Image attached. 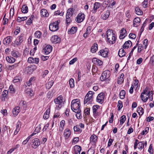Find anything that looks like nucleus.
Here are the masks:
<instances>
[{"label": "nucleus", "instance_id": "1", "mask_svg": "<svg viewBox=\"0 0 154 154\" xmlns=\"http://www.w3.org/2000/svg\"><path fill=\"white\" fill-rule=\"evenodd\" d=\"M107 41L111 44H113L116 42V37L113 32L112 30H108L106 32Z\"/></svg>", "mask_w": 154, "mask_h": 154}, {"label": "nucleus", "instance_id": "2", "mask_svg": "<svg viewBox=\"0 0 154 154\" xmlns=\"http://www.w3.org/2000/svg\"><path fill=\"white\" fill-rule=\"evenodd\" d=\"M80 102L78 99H74L71 102V106L72 110L74 112H78L81 110Z\"/></svg>", "mask_w": 154, "mask_h": 154}, {"label": "nucleus", "instance_id": "3", "mask_svg": "<svg viewBox=\"0 0 154 154\" xmlns=\"http://www.w3.org/2000/svg\"><path fill=\"white\" fill-rule=\"evenodd\" d=\"M54 102L56 104V109L59 110L62 106L63 102V97L61 95H60L57 98L54 99Z\"/></svg>", "mask_w": 154, "mask_h": 154}, {"label": "nucleus", "instance_id": "4", "mask_svg": "<svg viewBox=\"0 0 154 154\" xmlns=\"http://www.w3.org/2000/svg\"><path fill=\"white\" fill-rule=\"evenodd\" d=\"M93 92L92 91H89L85 96L84 100V104L88 103V104L91 102L93 100Z\"/></svg>", "mask_w": 154, "mask_h": 154}, {"label": "nucleus", "instance_id": "5", "mask_svg": "<svg viewBox=\"0 0 154 154\" xmlns=\"http://www.w3.org/2000/svg\"><path fill=\"white\" fill-rule=\"evenodd\" d=\"M150 95L151 92L150 91H149L147 92L146 90H144L141 93L140 95L141 99L143 101L146 102Z\"/></svg>", "mask_w": 154, "mask_h": 154}, {"label": "nucleus", "instance_id": "6", "mask_svg": "<svg viewBox=\"0 0 154 154\" xmlns=\"http://www.w3.org/2000/svg\"><path fill=\"white\" fill-rule=\"evenodd\" d=\"M60 22V20H58L53 23L50 24L49 26L50 30L53 32L57 31L58 29V25Z\"/></svg>", "mask_w": 154, "mask_h": 154}, {"label": "nucleus", "instance_id": "7", "mask_svg": "<svg viewBox=\"0 0 154 154\" xmlns=\"http://www.w3.org/2000/svg\"><path fill=\"white\" fill-rule=\"evenodd\" d=\"M110 76V72L108 70L105 71L103 73L100 77L101 81H103L106 79L109 80V77Z\"/></svg>", "mask_w": 154, "mask_h": 154}, {"label": "nucleus", "instance_id": "8", "mask_svg": "<svg viewBox=\"0 0 154 154\" xmlns=\"http://www.w3.org/2000/svg\"><path fill=\"white\" fill-rule=\"evenodd\" d=\"M104 97V94L102 92L100 93L97 97V101L101 103H102L103 102Z\"/></svg>", "mask_w": 154, "mask_h": 154}, {"label": "nucleus", "instance_id": "9", "mask_svg": "<svg viewBox=\"0 0 154 154\" xmlns=\"http://www.w3.org/2000/svg\"><path fill=\"white\" fill-rule=\"evenodd\" d=\"M85 17V14L82 13L78 14L76 17V21L78 23H81L83 21Z\"/></svg>", "mask_w": 154, "mask_h": 154}, {"label": "nucleus", "instance_id": "10", "mask_svg": "<svg viewBox=\"0 0 154 154\" xmlns=\"http://www.w3.org/2000/svg\"><path fill=\"white\" fill-rule=\"evenodd\" d=\"M99 55L103 57H105L108 56V50L106 48L104 49L100 50L99 52Z\"/></svg>", "mask_w": 154, "mask_h": 154}, {"label": "nucleus", "instance_id": "11", "mask_svg": "<svg viewBox=\"0 0 154 154\" xmlns=\"http://www.w3.org/2000/svg\"><path fill=\"white\" fill-rule=\"evenodd\" d=\"M51 40L53 43H58L60 42L61 39L60 38L58 37L57 35H54L52 36L51 39Z\"/></svg>", "mask_w": 154, "mask_h": 154}, {"label": "nucleus", "instance_id": "12", "mask_svg": "<svg viewBox=\"0 0 154 154\" xmlns=\"http://www.w3.org/2000/svg\"><path fill=\"white\" fill-rule=\"evenodd\" d=\"M32 142L33 145H34V146L33 147L35 149L37 148L40 144V141L37 138L33 139Z\"/></svg>", "mask_w": 154, "mask_h": 154}, {"label": "nucleus", "instance_id": "13", "mask_svg": "<svg viewBox=\"0 0 154 154\" xmlns=\"http://www.w3.org/2000/svg\"><path fill=\"white\" fill-rule=\"evenodd\" d=\"M82 150L81 147L79 145H76L74 147V154H80Z\"/></svg>", "mask_w": 154, "mask_h": 154}, {"label": "nucleus", "instance_id": "14", "mask_svg": "<svg viewBox=\"0 0 154 154\" xmlns=\"http://www.w3.org/2000/svg\"><path fill=\"white\" fill-rule=\"evenodd\" d=\"M71 134V131L69 129H65L64 131V135L65 139H67L69 137Z\"/></svg>", "mask_w": 154, "mask_h": 154}, {"label": "nucleus", "instance_id": "15", "mask_svg": "<svg viewBox=\"0 0 154 154\" xmlns=\"http://www.w3.org/2000/svg\"><path fill=\"white\" fill-rule=\"evenodd\" d=\"M52 47L50 45H47L44 48L45 52L46 55L49 54L52 50Z\"/></svg>", "mask_w": 154, "mask_h": 154}, {"label": "nucleus", "instance_id": "16", "mask_svg": "<svg viewBox=\"0 0 154 154\" xmlns=\"http://www.w3.org/2000/svg\"><path fill=\"white\" fill-rule=\"evenodd\" d=\"M11 54L13 57L15 58L20 57L21 56L20 54L17 51L14 50L11 51Z\"/></svg>", "mask_w": 154, "mask_h": 154}, {"label": "nucleus", "instance_id": "17", "mask_svg": "<svg viewBox=\"0 0 154 154\" xmlns=\"http://www.w3.org/2000/svg\"><path fill=\"white\" fill-rule=\"evenodd\" d=\"M11 36H7L5 38L3 42V44L5 45H8L11 41Z\"/></svg>", "mask_w": 154, "mask_h": 154}, {"label": "nucleus", "instance_id": "18", "mask_svg": "<svg viewBox=\"0 0 154 154\" xmlns=\"http://www.w3.org/2000/svg\"><path fill=\"white\" fill-rule=\"evenodd\" d=\"M140 19L139 17H137L134 19L133 20V25L134 27L138 26L140 24Z\"/></svg>", "mask_w": 154, "mask_h": 154}, {"label": "nucleus", "instance_id": "19", "mask_svg": "<svg viewBox=\"0 0 154 154\" xmlns=\"http://www.w3.org/2000/svg\"><path fill=\"white\" fill-rule=\"evenodd\" d=\"M120 32L119 38L120 39H123L126 35V31L125 29L123 28L121 30Z\"/></svg>", "mask_w": 154, "mask_h": 154}, {"label": "nucleus", "instance_id": "20", "mask_svg": "<svg viewBox=\"0 0 154 154\" xmlns=\"http://www.w3.org/2000/svg\"><path fill=\"white\" fill-rule=\"evenodd\" d=\"M21 127V123L20 122L18 121L16 124V129L14 131V134H17L19 131Z\"/></svg>", "mask_w": 154, "mask_h": 154}, {"label": "nucleus", "instance_id": "21", "mask_svg": "<svg viewBox=\"0 0 154 154\" xmlns=\"http://www.w3.org/2000/svg\"><path fill=\"white\" fill-rule=\"evenodd\" d=\"M92 62L94 64L100 66L103 64V62L99 59L96 58H93L92 60Z\"/></svg>", "mask_w": 154, "mask_h": 154}, {"label": "nucleus", "instance_id": "22", "mask_svg": "<svg viewBox=\"0 0 154 154\" xmlns=\"http://www.w3.org/2000/svg\"><path fill=\"white\" fill-rule=\"evenodd\" d=\"M20 63V62L18 63H16L14 64L9 66L8 67V69L10 70H12L13 69H16L19 68V64Z\"/></svg>", "mask_w": 154, "mask_h": 154}, {"label": "nucleus", "instance_id": "23", "mask_svg": "<svg viewBox=\"0 0 154 154\" xmlns=\"http://www.w3.org/2000/svg\"><path fill=\"white\" fill-rule=\"evenodd\" d=\"M109 11L107 10L102 14L101 18L103 20H106L109 17Z\"/></svg>", "mask_w": 154, "mask_h": 154}, {"label": "nucleus", "instance_id": "24", "mask_svg": "<svg viewBox=\"0 0 154 154\" xmlns=\"http://www.w3.org/2000/svg\"><path fill=\"white\" fill-rule=\"evenodd\" d=\"M101 4L99 2H95L94 4V6L93 8V10L92 11L93 13H95L96 12L97 9H98L100 6H101Z\"/></svg>", "mask_w": 154, "mask_h": 154}, {"label": "nucleus", "instance_id": "25", "mask_svg": "<svg viewBox=\"0 0 154 154\" xmlns=\"http://www.w3.org/2000/svg\"><path fill=\"white\" fill-rule=\"evenodd\" d=\"M12 111L14 115L16 116L20 111V108L19 106H17L13 109Z\"/></svg>", "mask_w": 154, "mask_h": 154}, {"label": "nucleus", "instance_id": "26", "mask_svg": "<svg viewBox=\"0 0 154 154\" xmlns=\"http://www.w3.org/2000/svg\"><path fill=\"white\" fill-rule=\"evenodd\" d=\"M40 14L41 15L44 17H47L49 16V13L45 9H43L41 10Z\"/></svg>", "mask_w": 154, "mask_h": 154}, {"label": "nucleus", "instance_id": "27", "mask_svg": "<svg viewBox=\"0 0 154 154\" xmlns=\"http://www.w3.org/2000/svg\"><path fill=\"white\" fill-rule=\"evenodd\" d=\"M132 45V43L131 41L128 40L123 45V48H128L129 47H131Z\"/></svg>", "mask_w": 154, "mask_h": 154}, {"label": "nucleus", "instance_id": "28", "mask_svg": "<svg viewBox=\"0 0 154 154\" xmlns=\"http://www.w3.org/2000/svg\"><path fill=\"white\" fill-rule=\"evenodd\" d=\"M6 61L10 63H13L15 61V59L13 57L7 56L6 57Z\"/></svg>", "mask_w": 154, "mask_h": 154}, {"label": "nucleus", "instance_id": "29", "mask_svg": "<svg viewBox=\"0 0 154 154\" xmlns=\"http://www.w3.org/2000/svg\"><path fill=\"white\" fill-rule=\"evenodd\" d=\"M98 48L97 45L96 43H94L91 48V51L93 53L95 52Z\"/></svg>", "mask_w": 154, "mask_h": 154}, {"label": "nucleus", "instance_id": "30", "mask_svg": "<svg viewBox=\"0 0 154 154\" xmlns=\"http://www.w3.org/2000/svg\"><path fill=\"white\" fill-rule=\"evenodd\" d=\"M126 54V53L125 51L123 48L120 49L119 51L118 55L120 57H122L124 56Z\"/></svg>", "mask_w": 154, "mask_h": 154}, {"label": "nucleus", "instance_id": "31", "mask_svg": "<svg viewBox=\"0 0 154 154\" xmlns=\"http://www.w3.org/2000/svg\"><path fill=\"white\" fill-rule=\"evenodd\" d=\"M77 30V27H72L71 29L69 30L68 33L69 34H73L76 32Z\"/></svg>", "mask_w": 154, "mask_h": 154}, {"label": "nucleus", "instance_id": "32", "mask_svg": "<svg viewBox=\"0 0 154 154\" xmlns=\"http://www.w3.org/2000/svg\"><path fill=\"white\" fill-rule=\"evenodd\" d=\"M135 13L138 15H141L143 14V11L138 7H136L135 9Z\"/></svg>", "mask_w": 154, "mask_h": 154}, {"label": "nucleus", "instance_id": "33", "mask_svg": "<svg viewBox=\"0 0 154 154\" xmlns=\"http://www.w3.org/2000/svg\"><path fill=\"white\" fill-rule=\"evenodd\" d=\"M28 8L26 5H23L22 8V12L23 13H27L28 12Z\"/></svg>", "mask_w": 154, "mask_h": 154}, {"label": "nucleus", "instance_id": "34", "mask_svg": "<svg viewBox=\"0 0 154 154\" xmlns=\"http://www.w3.org/2000/svg\"><path fill=\"white\" fill-rule=\"evenodd\" d=\"M137 112L140 115H142L143 113V109L141 107H138L137 109Z\"/></svg>", "mask_w": 154, "mask_h": 154}, {"label": "nucleus", "instance_id": "35", "mask_svg": "<svg viewBox=\"0 0 154 154\" xmlns=\"http://www.w3.org/2000/svg\"><path fill=\"white\" fill-rule=\"evenodd\" d=\"M138 145V149H142L144 148V143L143 141L140 142L139 143Z\"/></svg>", "mask_w": 154, "mask_h": 154}, {"label": "nucleus", "instance_id": "36", "mask_svg": "<svg viewBox=\"0 0 154 154\" xmlns=\"http://www.w3.org/2000/svg\"><path fill=\"white\" fill-rule=\"evenodd\" d=\"M27 19V17H17V21L18 22H21L22 21H23L26 20Z\"/></svg>", "mask_w": 154, "mask_h": 154}, {"label": "nucleus", "instance_id": "37", "mask_svg": "<svg viewBox=\"0 0 154 154\" xmlns=\"http://www.w3.org/2000/svg\"><path fill=\"white\" fill-rule=\"evenodd\" d=\"M34 16L32 15L31 16L29 17L28 20L27 21L26 24L28 25H30L32 23V20H33V18Z\"/></svg>", "mask_w": 154, "mask_h": 154}, {"label": "nucleus", "instance_id": "38", "mask_svg": "<svg viewBox=\"0 0 154 154\" xmlns=\"http://www.w3.org/2000/svg\"><path fill=\"white\" fill-rule=\"evenodd\" d=\"M97 140V136L94 135L93 134L92 135L90 139V141H93L94 142H95Z\"/></svg>", "mask_w": 154, "mask_h": 154}, {"label": "nucleus", "instance_id": "39", "mask_svg": "<svg viewBox=\"0 0 154 154\" xmlns=\"http://www.w3.org/2000/svg\"><path fill=\"white\" fill-rule=\"evenodd\" d=\"M125 90H122L120 93V97L121 99H123L125 98Z\"/></svg>", "mask_w": 154, "mask_h": 154}, {"label": "nucleus", "instance_id": "40", "mask_svg": "<svg viewBox=\"0 0 154 154\" xmlns=\"http://www.w3.org/2000/svg\"><path fill=\"white\" fill-rule=\"evenodd\" d=\"M102 3V6L106 8L109 3V0H103Z\"/></svg>", "mask_w": 154, "mask_h": 154}, {"label": "nucleus", "instance_id": "41", "mask_svg": "<svg viewBox=\"0 0 154 154\" xmlns=\"http://www.w3.org/2000/svg\"><path fill=\"white\" fill-rule=\"evenodd\" d=\"M126 120V117L125 116L123 115L120 118V125H122L125 122Z\"/></svg>", "mask_w": 154, "mask_h": 154}, {"label": "nucleus", "instance_id": "42", "mask_svg": "<svg viewBox=\"0 0 154 154\" xmlns=\"http://www.w3.org/2000/svg\"><path fill=\"white\" fill-rule=\"evenodd\" d=\"M117 107L119 110H120L123 107L122 103L121 100H119L118 103Z\"/></svg>", "mask_w": 154, "mask_h": 154}, {"label": "nucleus", "instance_id": "43", "mask_svg": "<svg viewBox=\"0 0 154 154\" xmlns=\"http://www.w3.org/2000/svg\"><path fill=\"white\" fill-rule=\"evenodd\" d=\"M69 84L71 88H72L74 87V80L73 79H71L69 81Z\"/></svg>", "mask_w": 154, "mask_h": 154}, {"label": "nucleus", "instance_id": "44", "mask_svg": "<svg viewBox=\"0 0 154 154\" xmlns=\"http://www.w3.org/2000/svg\"><path fill=\"white\" fill-rule=\"evenodd\" d=\"M41 35V33L39 31H36L35 33V35L36 38H40Z\"/></svg>", "mask_w": 154, "mask_h": 154}, {"label": "nucleus", "instance_id": "45", "mask_svg": "<svg viewBox=\"0 0 154 154\" xmlns=\"http://www.w3.org/2000/svg\"><path fill=\"white\" fill-rule=\"evenodd\" d=\"M8 94V91L5 90L2 92V97L5 98L7 96Z\"/></svg>", "mask_w": 154, "mask_h": 154}, {"label": "nucleus", "instance_id": "46", "mask_svg": "<svg viewBox=\"0 0 154 154\" xmlns=\"http://www.w3.org/2000/svg\"><path fill=\"white\" fill-rule=\"evenodd\" d=\"M41 124H41L37 125V126L35 128L34 132H36L37 133H38L40 131L41 128Z\"/></svg>", "mask_w": 154, "mask_h": 154}, {"label": "nucleus", "instance_id": "47", "mask_svg": "<svg viewBox=\"0 0 154 154\" xmlns=\"http://www.w3.org/2000/svg\"><path fill=\"white\" fill-rule=\"evenodd\" d=\"M149 130V128L148 127L146 128L145 129V131H144V130H143L142 132L141 133V134L142 135H143L144 134H146L148 133Z\"/></svg>", "mask_w": 154, "mask_h": 154}, {"label": "nucleus", "instance_id": "48", "mask_svg": "<svg viewBox=\"0 0 154 154\" xmlns=\"http://www.w3.org/2000/svg\"><path fill=\"white\" fill-rule=\"evenodd\" d=\"M74 130L75 131L80 132L81 131V130H80L79 128V126L78 125H76L74 127Z\"/></svg>", "mask_w": 154, "mask_h": 154}, {"label": "nucleus", "instance_id": "49", "mask_svg": "<svg viewBox=\"0 0 154 154\" xmlns=\"http://www.w3.org/2000/svg\"><path fill=\"white\" fill-rule=\"evenodd\" d=\"M100 106L98 105H94L93 107V112L98 111V109L99 108Z\"/></svg>", "mask_w": 154, "mask_h": 154}, {"label": "nucleus", "instance_id": "50", "mask_svg": "<svg viewBox=\"0 0 154 154\" xmlns=\"http://www.w3.org/2000/svg\"><path fill=\"white\" fill-rule=\"evenodd\" d=\"M9 90L11 93H14L15 92V90L14 88H13V86L11 85L9 88Z\"/></svg>", "mask_w": 154, "mask_h": 154}, {"label": "nucleus", "instance_id": "51", "mask_svg": "<svg viewBox=\"0 0 154 154\" xmlns=\"http://www.w3.org/2000/svg\"><path fill=\"white\" fill-rule=\"evenodd\" d=\"M63 12H61L60 13L59 11H56L54 13V15H60V16L63 15Z\"/></svg>", "mask_w": 154, "mask_h": 154}, {"label": "nucleus", "instance_id": "52", "mask_svg": "<svg viewBox=\"0 0 154 154\" xmlns=\"http://www.w3.org/2000/svg\"><path fill=\"white\" fill-rule=\"evenodd\" d=\"M143 49V47L141 44L139 45L138 47V51L139 52H140L141 50Z\"/></svg>", "mask_w": 154, "mask_h": 154}, {"label": "nucleus", "instance_id": "53", "mask_svg": "<svg viewBox=\"0 0 154 154\" xmlns=\"http://www.w3.org/2000/svg\"><path fill=\"white\" fill-rule=\"evenodd\" d=\"M148 152L150 154H152L153 152L152 146V144H151L149 146L148 149Z\"/></svg>", "mask_w": 154, "mask_h": 154}, {"label": "nucleus", "instance_id": "54", "mask_svg": "<svg viewBox=\"0 0 154 154\" xmlns=\"http://www.w3.org/2000/svg\"><path fill=\"white\" fill-rule=\"evenodd\" d=\"M130 38L132 39H135L136 37V35L135 34L131 33L129 35Z\"/></svg>", "mask_w": 154, "mask_h": 154}, {"label": "nucleus", "instance_id": "55", "mask_svg": "<svg viewBox=\"0 0 154 154\" xmlns=\"http://www.w3.org/2000/svg\"><path fill=\"white\" fill-rule=\"evenodd\" d=\"M148 43V40L147 39H145L144 40L143 42V45L145 49H146V48L147 46V45Z\"/></svg>", "mask_w": 154, "mask_h": 154}, {"label": "nucleus", "instance_id": "56", "mask_svg": "<svg viewBox=\"0 0 154 154\" xmlns=\"http://www.w3.org/2000/svg\"><path fill=\"white\" fill-rule=\"evenodd\" d=\"M17 28L16 29V30L14 32V33L16 35L18 34L20 32V27L18 26L17 27Z\"/></svg>", "mask_w": 154, "mask_h": 154}, {"label": "nucleus", "instance_id": "57", "mask_svg": "<svg viewBox=\"0 0 154 154\" xmlns=\"http://www.w3.org/2000/svg\"><path fill=\"white\" fill-rule=\"evenodd\" d=\"M90 109L89 108H86L84 110L85 115H88L90 114Z\"/></svg>", "mask_w": 154, "mask_h": 154}, {"label": "nucleus", "instance_id": "58", "mask_svg": "<svg viewBox=\"0 0 154 154\" xmlns=\"http://www.w3.org/2000/svg\"><path fill=\"white\" fill-rule=\"evenodd\" d=\"M139 142L138 140L137 139H136L135 140V142L134 143V148L135 149L137 148L138 144Z\"/></svg>", "mask_w": 154, "mask_h": 154}, {"label": "nucleus", "instance_id": "59", "mask_svg": "<svg viewBox=\"0 0 154 154\" xmlns=\"http://www.w3.org/2000/svg\"><path fill=\"white\" fill-rule=\"evenodd\" d=\"M13 81L14 83L18 82L19 83L20 82V79L18 77H16L15 78Z\"/></svg>", "mask_w": 154, "mask_h": 154}, {"label": "nucleus", "instance_id": "60", "mask_svg": "<svg viewBox=\"0 0 154 154\" xmlns=\"http://www.w3.org/2000/svg\"><path fill=\"white\" fill-rule=\"evenodd\" d=\"M77 60V58H74L72 60L70 61L69 64L70 65H72Z\"/></svg>", "mask_w": 154, "mask_h": 154}, {"label": "nucleus", "instance_id": "61", "mask_svg": "<svg viewBox=\"0 0 154 154\" xmlns=\"http://www.w3.org/2000/svg\"><path fill=\"white\" fill-rule=\"evenodd\" d=\"M23 35H21L18 37V40L20 43H22L23 42Z\"/></svg>", "mask_w": 154, "mask_h": 154}, {"label": "nucleus", "instance_id": "62", "mask_svg": "<svg viewBox=\"0 0 154 154\" xmlns=\"http://www.w3.org/2000/svg\"><path fill=\"white\" fill-rule=\"evenodd\" d=\"M34 58L32 57H30L28 59L27 61L29 63H33Z\"/></svg>", "mask_w": 154, "mask_h": 154}, {"label": "nucleus", "instance_id": "63", "mask_svg": "<svg viewBox=\"0 0 154 154\" xmlns=\"http://www.w3.org/2000/svg\"><path fill=\"white\" fill-rule=\"evenodd\" d=\"M91 28L90 26H89L87 27V29H86V33L88 34V35H89V34L91 32Z\"/></svg>", "mask_w": 154, "mask_h": 154}, {"label": "nucleus", "instance_id": "64", "mask_svg": "<svg viewBox=\"0 0 154 154\" xmlns=\"http://www.w3.org/2000/svg\"><path fill=\"white\" fill-rule=\"evenodd\" d=\"M94 150L91 149H90L87 152V154H94Z\"/></svg>", "mask_w": 154, "mask_h": 154}]
</instances>
